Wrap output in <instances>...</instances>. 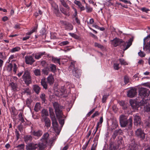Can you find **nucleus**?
I'll use <instances>...</instances> for the list:
<instances>
[{"mask_svg": "<svg viewBox=\"0 0 150 150\" xmlns=\"http://www.w3.org/2000/svg\"><path fill=\"white\" fill-rule=\"evenodd\" d=\"M53 105L59 122L62 127L64 124V119L62 118L63 114L62 110L63 108V107L60 106L58 103L55 102L53 103Z\"/></svg>", "mask_w": 150, "mask_h": 150, "instance_id": "nucleus-1", "label": "nucleus"}, {"mask_svg": "<svg viewBox=\"0 0 150 150\" xmlns=\"http://www.w3.org/2000/svg\"><path fill=\"white\" fill-rule=\"evenodd\" d=\"M133 118L132 116L130 117L127 119V117L123 115H120L119 117L120 123L122 127H125L127 126L128 129H130L132 126Z\"/></svg>", "mask_w": 150, "mask_h": 150, "instance_id": "nucleus-2", "label": "nucleus"}, {"mask_svg": "<svg viewBox=\"0 0 150 150\" xmlns=\"http://www.w3.org/2000/svg\"><path fill=\"white\" fill-rule=\"evenodd\" d=\"M150 95V91L146 88H140L139 91V95L142 99L141 100L140 105H143L146 104V100H148L147 97Z\"/></svg>", "mask_w": 150, "mask_h": 150, "instance_id": "nucleus-3", "label": "nucleus"}, {"mask_svg": "<svg viewBox=\"0 0 150 150\" xmlns=\"http://www.w3.org/2000/svg\"><path fill=\"white\" fill-rule=\"evenodd\" d=\"M23 81L27 85H28L32 82L31 77L30 75V73L28 71L25 72L24 74L22 76Z\"/></svg>", "mask_w": 150, "mask_h": 150, "instance_id": "nucleus-4", "label": "nucleus"}, {"mask_svg": "<svg viewBox=\"0 0 150 150\" xmlns=\"http://www.w3.org/2000/svg\"><path fill=\"white\" fill-rule=\"evenodd\" d=\"M52 121V124L53 127L55 131L57 133V134H59L60 131L59 129L57 121L55 117H52L51 118Z\"/></svg>", "mask_w": 150, "mask_h": 150, "instance_id": "nucleus-5", "label": "nucleus"}, {"mask_svg": "<svg viewBox=\"0 0 150 150\" xmlns=\"http://www.w3.org/2000/svg\"><path fill=\"white\" fill-rule=\"evenodd\" d=\"M60 23L62 25L64 26L65 30H71L73 29V26L72 24L68 22L63 21H60Z\"/></svg>", "mask_w": 150, "mask_h": 150, "instance_id": "nucleus-6", "label": "nucleus"}, {"mask_svg": "<svg viewBox=\"0 0 150 150\" xmlns=\"http://www.w3.org/2000/svg\"><path fill=\"white\" fill-rule=\"evenodd\" d=\"M137 93L136 89L135 88H132L129 90L127 92V96L130 98L134 97Z\"/></svg>", "mask_w": 150, "mask_h": 150, "instance_id": "nucleus-7", "label": "nucleus"}, {"mask_svg": "<svg viewBox=\"0 0 150 150\" xmlns=\"http://www.w3.org/2000/svg\"><path fill=\"white\" fill-rule=\"evenodd\" d=\"M72 67L73 68V75L77 78H79L81 75L80 71L78 70L77 68H75L74 66H69V68L72 69Z\"/></svg>", "mask_w": 150, "mask_h": 150, "instance_id": "nucleus-8", "label": "nucleus"}, {"mask_svg": "<svg viewBox=\"0 0 150 150\" xmlns=\"http://www.w3.org/2000/svg\"><path fill=\"white\" fill-rule=\"evenodd\" d=\"M135 134L137 136L142 139H144L145 138V134L141 129H137L135 131Z\"/></svg>", "mask_w": 150, "mask_h": 150, "instance_id": "nucleus-9", "label": "nucleus"}, {"mask_svg": "<svg viewBox=\"0 0 150 150\" xmlns=\"http://www.w3.org/2000/svg\"><path fill=\"white\" fill-rule=\"evenodd\" d=\"M134 123L135 125L137 126L140 125L141 119L140 116L136 114L134 115Z\"/></svg>", "mask_w": 150, "mask_h": 150, "instance_id": "nucleus-10", "label": "nucleus"}, {"mask_svg": "<svg viewBox=\"0 0 150 150\" xmlns=\"http://www.w3.org/2000/svg\"><path fill=\"white\" fill-rule=\"evenodd\" d=\"M26 63L28 64L32 65L35 62V60L32 56H28L25 57Z\"/></svg>", "mask_w": 150, "mask_h": 150, "instance_id": "nucleus-11", "label": "nucleus"}, {"mask_svg": "<svg viewBox=\"0 0 150 150\" xmlns=\"http://www.w3.org/2000/svg\"><path fill=\"white\" fill-rule=\"evenodd\" d=\"M42 122H45V126L48 129L51 126V121L48 117H46L43 119H41Z\"/></svg>", "mask_w": 150, "mask_h": 150, "instance_id": "nucleus-12", "label": "nucleus"}, {"mask_svg": "<svg viewBox=\"0 0 150 150\" xmlns=\"http://www.w3.org/2000/svg\"><path fill=\"white\" fill-rule=\"evenodd\" d=\"M111 41L113 46L116 47L120 45V43L122 42V40L116 38L113 40H111Z\"/></svg>", "mask_w": 150, "mask_h": 150, "instance_id": "nucleus-13", "label": "nucleus"}, {"mask_svg": "<svg viewBox=\"0 0 150 150\" xmlns=\"http://www.w3.org/2000/svg\"><path fill=\"white\" fill-rule=\"evenodd\" d=\"M38 147V144L33 143H30L26 146V149L28 150H35Z\"/></svg>", "mask_w": 150, "mask_h": 150, "instance_id": "nucleus-14", "label": "nucleus"}, {"mask_svg": "<svg viewBox=\"0 0 150 150\" xmlns=\"http://www.w3.org/2000/svg\"><path fill=\"white\" fill-rule=\"evenodd\" d=\"M47 144V143L41 141V142L38 144V147L39 148V150H44Z\"/></svg>", "mask_w": 150, "mask_h": 150, "instance_id": "nucleus-15", "label": "nucleus"}, {"mask_svg": "<svg viewBox=\"0 0 150 150\" xmlns=\"http://www.w3.org/2000/svg\"><path fill=\"white\" fill-rule=\"evenodd\" d=\"M49 135V134L47 133L44 134L40 140L41 141L47 143Z\"/></svg>", "mask_w": 150, "mask_h": 150, "instance_id": "nucleus-16", "label": "nucleus"}, {"mask_svg": "<svg viewBox=\"0 0 150 150\" xmlns=\"http://www.w3.org/2000/svg\"><path fill=\"white\" fill-rule=\"evenodd\" d=\"M47 82L50 85H52L54 82V79L53 76L52 75H50L47 78Z\"/></svg>", "mask_w": 150, "mask_h": 150, "instance_id": "nucleus-17", "label": "nucleus"}, {"mask_svg": "<svg viewBox=\"0 0 150 150\" xmlns=\"http://www.w3.org/2000/svg\"><path fill=\"white\" fill-rule=\"evenodd\" d=\"M49 114L48 111L45 109H43L41 111V119H43L47 117V116H48Z\"/></svg>", "mask_w": 150, "mask_h": 150, "instance_id": "nucleus-18", "label": "nucleus"}, {"mask_svg": "<svg viewBox=\"0 0 150 150\" xmlns=\"http://www.w3.org/2000/svg\"><path fill=\"white\" fill-rule=\"evenodd\" d=\"M9 86H11V89L13 91H17L18 86L17 83L12 82L9 83Z\"/></svg>", "mask_w": 150, "mask_h": 150, "instance_id": "nucleus-19", "label": "nucleus"}, {"mask_svg": "<svg viewBox=\"0 0 150 150\" xmlns=\"http://www.w3.org/2000/svg\"><path fill=\"white\" fill-rule=\"evenodd\" d=\"M32 133L34 136L40 137L42 135V132L41 130H39L37 131H34L32 132Z\"/></svg>", "mask_w": 150, "mask_h": 150, "instance_id": "nucleus-20", "label": "nucleus"}, {"mask_svg": "<svg viewBox=\"0 0 150 150\" xmlns=\"http://www.w3.org/2000/svg\"><path fill=\"white\" fill-rule=\"evenodd\" d=\"M143 49L144 50H146L148 52H150V40L149 42H147L145 45H144Z\"/></svg>", "mask_w": 150, "mask_h": 150, "instance_id": "nucleus-21", "label": "nucleus"}, {"mask_svg": "<svg viewBox=\"0 0 150 150\" xmlns=\"http://www.w3.org/2000/svg\"><path fill=\"white\" fill-rule=\"evenodd\" d=\"M129 103L130 105L133 109H136L138 108V105L136 103L135 101L131 100L129 101Z\"/></svg>", "mask_w": 150, "mask_h": 150, "instance_id": "nucleus-22", "label": "nucleus"}, {"mask_svg": "<svg viewBox=\"0 0 150 150\" xmlns=\"http://www.w3.org/2000/svg\"><path fill=\"white\" fill-rule=\"evenodd\" d=\"M60 58H57V57L52 56V57L51 61L52 62L55 64H58L59 65H61L60 63Z\"/></svg>", "mask_w": 150, "mask_h": 150, "instance_id": "nucleus-23", "label": "nucleus"}, {"mask_svg": "<svg viewBox=\"0 0 150 150\" xmlns=\"http://www.w3.org/2000/svg\"><path fill=\"white\" fill-rule=\"evenodd\" d=\"M46 53L45 52H40L36 54H35L34 56L35 58L37 59H38L43 55H46Z\"/></svg>", "mask_w": 150, "mask_h": 150, "instance_id": "nucleus-24", "label": "nucleus"}, {"mask_svg": "<svg viewBox=\"0 0 150 150\" xmlns=\"http://www.w3.org/2000/svg\"><path fill=\"white\" fill-rule=\"evenodd\" d=\"M130 149L129 150H137L138 149V146L134 142H132L130 146Z\"/></svg>", "mask_w": 150, "mask_h": 150, "instance_id": "nucleus-25", "label": "nucleus"}, {"mask_svg": "<svg viewBox=\"0 0 150 150\" xmlns=\"http://www.w3.org/2000/svg\"><path fill=\"white\" fill-rule=\"evenodd\" d=\"M133 39L132 38H130L128 42H127V44L126 45L124 49H123L124 50H127L128 48H129L130 46L132 44V42L133 41Z\"/></svg>", "mask_w": 150, "mask_h": 150, "instance_id": "nucleus-26", "label": "nucleus"}, {"mask_svg": "<svg viewBox=\"0 0 150 150\" xmlns=\"http://www.w3.org/2000/svg\"><path fill=\"white\" fill-rule=\"evenodd\" d=\"M41 83L44 88L45 89L47 88V85L46 82L45 78H44L41 79Z\"/></svg>", "mask_w": 150, "mask_h": 150, "instance_id": "nucleus-27", "label": "nucleus"}, {"mask_svg": "<svg viewBox=\"0 0 150 150\" xmlns=\"http://www.w3.org/2000/svg\"><path fill=\"white\" fill-rule=\"evenodd\" d=\"M32 136L30 135H28L25 136L24 137V140L26 143L30 142L32 140Z\"/></svg>", "mask_w": 150, "mask_h": 150, "instance_id": "nucleus-28", "label": "nucleus"}, {"mask_svg": "<svg viewBox=\"0 0 150 150\" xmlns=\"http://www.w3.org/2000/svg\"><path fill=\"white\" fill-rule=\"evenodd\" d=\"M33 90L35 92L38 94L40 92V88L38 85H35L33 86Z\"/></svg>", "mask_w": 150, "mask_h": 150, "instance_id": "nucleus-29", "label": "nucleus"}, {"mask_svg": "<svg viewBox=\"0 0 150 150\" xmlns=\"http://www.w3.org/2000/svg\"><path fill=\"white\" fill-rule=\"evenodd\" d=\"M118 126L117 122L116 121H113L112 123L111 129L112 130L115 129H116Z\"/></svg>", "mask_w": 150, "mask_h": 150, "instance_id": "nucleus-30", "label": "nucleus"}, {"mask_svg": "<svg viewBox=\"0 0 150 150\" xmlns=\"http://www.w3.org/2000/svg\"><path fill=\"white\" fill-rule=\"evenodd\" d=\"M103 117H102L100 118V121L99 122H98V124H97V127H96V130L95 131V132H94V135L96 133L98 129V128L99 125L101 124L103 122Z\"/></svg>", "mask_w": 150, "mask_h": 150, "instance_id": "nucleus-31", "label": "nucleus"}, {"mask_svg": "<svg viewBox=\"0 0 150 150\" xmlns=\"http://www.w3.org/2000/svg\"><path fill=\"white\" fill-rule=\"evenodd\" d=\"M41 106L39 103H37L35 106L34 110L36 112H38L40 109Z\"/></svg>", "mask_w": 150, "mask_h": 150, "instance_id": "nucleus-32", "label": "nucleus"}, {"mask_svg": "<svg viewBox=\"0 0 150 150\" xmlns=\"http://www.w3.org/2000/svg\"><path fill=\"white\" fill-rule=\"evenodd\" d=\"M67 9H66L64 8H63L62 6H60V11L62 13L64 14L65 15H67ZM69 10V9H68Z\"/></svg>", "mask_w": 150, "mask_h": 150, "instance_id": "nucleus-33", "label": "nucleus"}, {"mask_svg": "<svg viewBox=\"0 0 150 150\" xmlns=\"http://www.w3.org/2000/svg\"><path fill=\"white\" fill-rule=\"evenodd\" d=\"M49 111L50 112V118H52V117H55L54 113L53 112V110L52 108L50 107L49 108Z\"/></svg>", "mask_w": 150, "mask_h": 150, "instance_id": "nucleus-34", "label": "nucleus"}, {"mask_svg": "<svg viewBox=\"0 0 150 150\" xmlns=\"http://www.w3.org/2000/svg\"><path fill=\"white\" fill-rule=\"evenodd\" d=\"M60 2L62 5L67 9H69V7L68 5L66 3L64 0H60Z\"/></svg>", "mask_w": 150, "mask_h": 150, "instance_id": "nucleus-35", "label": "nucleus"}, {"mask_svg": "<svg viewBox=\"0 0 150 150\" xmlns=\"http://www.w3.org/2000/svg\"><path fill=\"white\" fill-rule=\"evenodd\" d=\"M87 4H86V8L87 13L91 12L93 11V8L90 7L89 6H87Z\"/></svg>", "mask_w": 150, "mask_h": 150, "instance_id": "nucleus-36", "label": "nucleus"}, {"mask_svg": "<svg viewBox=\"0 0 150 150\" xmlns=\"http://www.w3.org/2000/svg\"><path fill=\"white\" fill-rule=\"evenodd\" d=\"M120 105L122 107V108L124 109H126L127 108V106L125 103L124 101H121L119 103Z\"/></svg>", "mask_w": 150, "mask_h": 150, "instance_id": "nucleus-37", "label": "nucleus"}, {"mask_svg": "<svg viewBox=\"0 0 150 150\" xmlns=\"http://www.w3.org/2000/svg\"><path fill=\"white\" fill-rule=\"evenodd\" d=\"M119 61L122 65H126L128 64V63L123 59H120Z\"/></svg>", "mask_w": 150, "mask_h": 150, "instance_id": "nucleus-38", "label": "nucleus"}, {"mask_svg": "<svg viewBox=\"0 0 150 150\" xmlns=\"http://www.w3.org/2000/svg\"><path fill=\"white\" fill-rule=\"evenodd\" d=\"M94 45L96 47H98V48H100L101 50L103 49L104 48V47L103 45L97 42L95 43Z\"/></svg>", "mask_w": 150, "mask_h": 150, "instance_id": "nucleus-39", "label": "nucleus"}, {"mask_svg": "<svg viewBox=\"0 0 150 150\" xmlns=\"http://www.w3.org/2000/svg\"><path fill=\"white\" fill-rule=\"evenodd\" d=\"M21 49V48L19 47H16L12 49L11 50V52H15L19 51Z\"/></svg>", "mask_w": 150, "mask_h": 150, "instance_id": "nucleus-40", "label": "nucleus"}, {"mask_svg": "<svg viewBox=\"0 0 150 150\" xmlns=\"http://www.w3.org/2000/svg\"><path fill=\"white\" fill-rule=\"evenodd\" d=\"M49 69L48 68H45L42 70V72L44 74L47 75L48 74Z\"/></svg>", "mask_w": 150, "mask_h": 150, "instance_id": "nucleus-41", "label": "nucleus"}, {"mask_svg": "<svg viewBox=\"0 0 150 150\" xmlns=\"http://www.w3.org/2000/svg\"><path fill=\"white\" fill-rule=\"evenodd\" d=\"M54 13L57 16H59V12L58 6L57 7V8H54Z\"/></svg>", "mask_w": 150, "mask_h": 150, "instance_id": "nucleus-42", "label": "nucleus"}, {"mask_svg": "<svg viewBox=\"0 0 150 150\" xmlns=\"http://www.w3.org/2000/svg\"><path fill=\"white\" fill-rule=\"evenodd\" d=\"M149 38H150V34L144 39L143 45H145L147 42H149Z\"/></svg>", "mask_w": 150, "mask_h": 150, "instance_id": "nucleus-43", "label": "nucleus"}, {"mask_svg": "<svg viewBox=\"0 0 150 150\" xmlns=\"http://www.w3.org/2000/svg\"><path fill=\"white\" fill-rule=\"evenodd\" d=\"M19 120L22 122L23 123L24 122V119L22 117V113H20L18 115Z\"/></svg>", "mask_w": 150, "mask_h": 150, "instance_id": "nucleus-44", "label": "nucleus"}, {"mask_svg": "<svg viewBox=\"0 0 150 150\" xmlns=\"http://www.w3.org/2000/svg\"><path fill=\"white\" fill-rule=\"evenodd\" d=\"M69 34L76 39H78L79 38V37L78 35L74 33H69Z\"/></svg>", "mask_w": 150, "mask_h": 150, "instance_id": "nucleus-45", "label": "nucleus"}, {"mask_svg": "<svg viewBox=\"0 0 150 150\" xmlns=\"http://www.w3.org/2000/svg\"><path fill=\"white\" fill-rule=\"evenodd\" d=\"M40 98L42 100V102L45 103V94L44 93L42 94L40 96Z\"/></svg>", "mask_w": 150, "mask_h": 150, "instance_id": "nucleus-46", "label": "nucleus"}, {"mask_svg": "<svg viewBox=\"0 0 150 150\" xmlns=\"http://www.w3.org/2000/svg\"><path fill=\"white\" fill-rule=\"evenodd\" d=\"M56 66H50V70L52 72L54 73L56 71Z\"/></svg>", "mask_w": 150, "mask_h": 150, "instance_id": "nucleus-47", "label": "nucleus"}, {"mask_svg": "<svg viewBox=\"0 0 150 150\" xmlns=\"http://www.w3.org/2000/svg\"><path fill=\"white\" fill-rule=\"evenodd\" d=\"M17 147L18 148V150H24V145L23 144H21L18 146Z\"/></svg>", "mask_w": 150, "mask_h": 150, "instance_id": "nucleus-48", "label": "nucleus"}, {"mask_svg": "<svg viewBox=\"0 0 150 150\" xmlns=\"http://www.w3.org/2000/svg\"><path fill=\"white\" fill-rule=\"evenodd\" d=\"M129 78L127 76H125L124 77V81L125 84H126L129 82Z\"/></svg>", "mask_w": 150, "mask_h": 150, "instance_id": "nucleus-49", "label": "nucleus"}, {"mask_svg": "<svg viewBox=\"0 0 150 150\" xmlns=\"http://www.w3.org/2000/svg\"><path fill=\"white\" fill-rule=\"evenodd\" d=\"M117 135L118 134H121L122 133V131L121 129L115 130L114 132Z\"/></svg>", "mask_w": 150, "mask_h": 150, "instance_id": "nucleus-50", "label": "nucleus"}, {"mask_svg": "<svg viewBox=\"0 0 150 150\" xmlns=\"http://www.w3.org/2000/svg\"><path fill=\"white\" fill-rule=\"evenodd\" d=\"M16 61L15 60H12L10 63V66H17Z\"/></svg>", "mask_w": 150, "mask_h": 150, "instance_id": "nucleus-51", "label": "nucleus"}, {"mask_svg": "<svg viewBox=\"0 0 150 150\" xmlns=\"http://www.w3.org/2000/svg\"><path fill=\"white\" fill-rule=\"evenodd\" d=\"M34 73L36 76H38L40 75V71L39 69H35L34 71Z\"/></svg>", "mask_w": 150, "mask_h": 150, "instance_id": "nucleus-52", "label": "nucleus"}, {"mask_svg": "<svg viewBox=\"0 0 150 150\" xmlns=\"http://www.w3.org/2000/svg\"><path fill=\"white\" fill-rule=\"evenodd\" d=\"M109 95V94L108 95H104L103 96L102 98V102L103 103H105L108 98V96Z\"/></svg>", "mask_w": 150, "mask_h": 150, "instance_id": "nucleus-53", "label": "nucleus"}, {"mask_svg": "<svg viewBox=\"0 0 150 150\" xmlns=\"http://www.w3.org/2000/svg\"><path fill=\"white\" fill-rule=\"evenodd\" d=\"M69 42L67 41H63L60 42V45L61 46L69 44Z\"/></svg>", "mask_w": 150, "mask_h": 150, "instance_id": "nucleus-54", "label": "nucleus"}, {"mask_svg": "<svg viewBox=\"0 0 150 150\" xmlns=\"http://www.w3.org/2000/svg\"><path fill=\"white\" fill-rule=\"evenodd\" d=\"M138 54L141 57H144L145 55V54L144 53V52L141 51L138 52Z\"/></svg>", "mask_w": 150, "mask_h": 150, "instance_id": "nucleus-55", "label": "nucleus"}, {"mask_svg": "<svg viewBox=\"0 0 150 150\" xmlns=\"http://www.w3.org/2000/svg\"><path fill=\"white\" fill-rule=\"evenodd\" d=\"M126 44L127 42H124L122 40V42L120 43V46L121 47L122 46L123 48H124L125 47V46H126Z\"/></svg>", "mask_w": 150, "mask_h": 150, "instance_id": "nucleus-56", "label": "nucleus"}, {"mask_svg": "<svg viewBox=\"0 0 150 150\" xmlns=\"http://www.w3.org/2000/svg\"><path fill=\"white\" fill-rule=\"evenodd\" d=\"M74 2L79 7H80L81 6H82L81 3L79 1H78L76 0H75L74 1Z\"/></svg>", "mask_w": 150, "mask_h": 150, "instance_id": "nucleus-57", "label": "nucleus"}, {"mask_svg": "<svg viewBox=\"0 0 150 150\" xmlns=\"http://www.w3.org/2000/svg\"><path fill=\"white\" fill-rule=\"evenodd\" d=\"M60 91L62 92L63 93L65 94L66 92V90L64 86H62L61 87L60 89Z\"/></svg>", "mask_w": 150, "mask_h": 150, "instance_id": "nucleus-58", "label": "nucleus"}, {"mask_svg": "<svg viewBox=\"0 0 150 150\" xmlns=\"http://www.w3.org/2000/svg\"><path fill=\"white\" fill-rule=\"evenodd\" d=\"M97 144V142L96 143V144H94L93 145L91 150H96Z\"/></svg>", "mask_w": 150, "mask_h": 150, "instance_id": "nucleus-59", "label": "nucleus"}, {"mask_svg": "<svg viewBox=\"0 0 150 150\" xmlns=\"http://www.w3.org/2000/svg\"><path fill=\"white\" fill-rule=\"evenodd\" d=\"M24 93H27L28 94H29L30 93V91L28 88H25L24 89Z\"/></svg>", "mask_w": 150, "mask_h": 150, "instance_id": "nucleus-60", "label": "nucleus"}, {"mask_svg": "<svg viewBox=\"0 0 150 150\" xmlns=\"http://www.w3.org/2000/svg\"><path fill=\"white\" fill-rule=\"evenodd\" d=\"M99 137L98 135H96L94 139V142L95 144H96V143H97V141Z\"/></svg>", "mask_w": 150, "mask_h": 150, "instance_id": "nucleus-61", "label": "nucleus"}, {"mask_svg": "<svg viewBox=\"0 0 150 150\" xmlns=\"http://www.w3.org/2000/svg\"><path fill=\"white\" fill-rule=\"evenodd\" d=\"M99 115V113L98 111H97L96 112L93 114V115L91 117L93 118L95 117L98 115Z\"/></svg>", "mask_w": 150, "mask_h": 150, "instance_id": "nucleus-62", "label": "nucleus"}, {"mask_svg": "<svg viewBox=\"0 0 150 150\" xmlns=\"http://www.w3.org/2000/svg\"><path fill=\"white\" fill-rule=\"evenodd\" d=\"M31 102L32 101L31 100H30L29 99H28L26 101V103L28 105V106H29Z\"/></svg>", "mask_w": 150, "mask_h": 150, "instance_id": "nucleus-63", "label": "nucleus"}, {"mask_svg": "<svg viewBox=\"0 0 150 150\" xmlns=\"http://www.w3.org/2000/svg\"><path fill=\"white\" fill-rule=\"evenodd\" d=\"M145 125L147 127H150V121H146L145 122Z\"/></svg>", "mask_w": 150, "mask_h": 150, "instance_id": "nucleus-64", "label": "nucleus"}]
</instances>
